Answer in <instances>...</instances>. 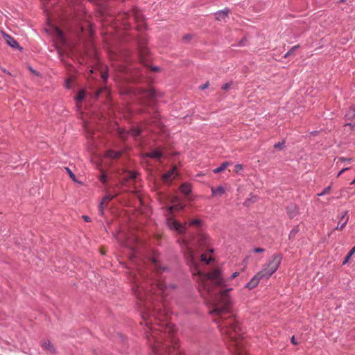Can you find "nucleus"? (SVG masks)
Listing matches in <instances>:
<instances>
[{
    "label": "nucleus",
    "instance_id": "864d4df0",
    "mask_svg": "<svg viewBox=\"0 0 355 355\" xmlns=\"http://www.w3.org/2000/svg\"><path fill=\"white\" fill-rule=\"evenodd\" d=\"M135 18H137V19H139V14H136V15H135Z\"/></svg>",
    "mask_w": 355,
    "mask_h": 355
},
{
    "label": "nucleus",
    "instance_id": "dca6fc26",
    "mask_svg": "<svg viewBox=\"0 0 355 355\" xmlns=\"http://www.w3.org/2000/svg\"><path fill=\"white\" fill-rule=\"evenodd\" d=\"M184 207V205L183 203L178 202L177 204H175L173 206L168 207V210L172 213L173 211H179L183 209Z\"/></svg>",
    "mask_w": 355,
    "mask_h": 355
},
{
    "label": "nucleus",
    "instance_id": "ddd939ff",
    "mask_svg": "<svg viewBox=\"0 0 355 355\" xmlns=\"http://www.w3.org/2000/svg\"><path fill=\"white\" fill-rule=\"evenodd\" d=\"M4 37L6 41V43L8 45H10L11 47H13V48L19 47V44H18L17 42L13 37H12L11 36H10L8 35H6V34L4 35Z\"/></svg>",
    "mask_w": 355,
    "mask_h": 355
},
{
    "label": "nucleus",
    "instance_id": "7c9ffc66",
    "mask_svg": "<svg viewBox=\"0 0 355 355\" xmlns=\"http://www.w3.org/2000/svg\"><path fill=\"white\" fill-rule=\"evenodd\" d=\"M187 257L191 262H193V252L190 249H188Z\"/></svg>",
    "mask_w": 355,
    "mask_h": 355
},
{
    "label": "nucleus",
    "instance_id": "6ab92c4d",
    "mask_svg": "<svg viewBox=\"0 0 355 355\" xmlns=\"http://www.w3.org/2000/svg\"><path fill=\"white\" fill-rule=\"evenodd\" d=\"M141 132H142L141 128L138 127V128H134L130 129L127 132V134L130 135L134 137H137L141 133Z\"/></svg>",
    "mask_w": 355,
    "mask_h": 355
},
{
    "label": "nucleus",
    "instance_id": "1a4fd4ad",
    "mask_svg": "<svg viewBox=\"0 0 355 355\" xmlns=\"http://www.w3.org/2000/svg\"><path fill=\"white\" fill-rule=\"evenodd\" d=\"M114 196H112V195H107L105 196L101 200V202L100 204V206H99V209H100V212H101V214H103V209L107 206V205L108 204V202L112 200L114 198Z\"/></svg>",
    "mask_w": 355,
    "mask_h": 355
},
{
    "label": "nucleus",
    "instance_id": "c03bdc74",
    "mask_svg": "<svg viewBox=\"0 0 355 355\" xmlns=\"http://www.w3.org/2000/svg\"><path fill=\"white\" fill-rule=\"evenodd\" d=\"M83 218H84L85 221L86 222H89L90 221V218L87 216H83Z\"/></svg>",
    "mask_w": 355,
    "mask_h": 355
},
{
    "label": "nucleus",
    "instance_id": "0eeeda50",
    "mask_svg": "<svg viewBox=\"0 0 355 355\" xmlns=\"http://www.w3.org/2000/svg\"><path fill=\"white\" fill-rule=\"evenodd\" d=\"M176 167H173L171 170L164 173L162 176V180L164 182H169L175 178L178 175Z\"/></svg>",
    "mask_w": 355,
    "mask_h": 355
},
{
    "label": "nucleus",
    "instance_id": "a18cd8bd",
    "mask_svg": "<svg viewBox=\"0 0 355 355\" xmlns=\"http://www.w3.org/2000/svg\"><path fill=\"white\" fill-rule=\"evenodd\" d=\"M159 70V69L157 67L153 68V71H158Z\"/></svg>",
    "mask_w": 355,
    "mask_h": 355
},
{
    "label": "nucleus",
    "instance_id": "473e14b6",
    "mask_svg": "<svg viewBox=\"0 0 355 355\" xmlns=\"http://www.w3.org/2000/svg\"><path fill=\"white\" fill-rule=\"evenodd\" d=\"M243 169V166L242 164H236L235 166L234 171L236 173H239Z\"/></svg>",
    "mask_w": 355,
    "mask_h": 355
},
{
    "label": "nucleus",
    "instance_id": "a211bd4d",
    "mask_svg": "<svg viewBox=\"0 0 355 355\" xmlns=\"http://www.w3.org/2000/svg\"><path fill=\"white\" fill-rule=\"evenodd\" d=\"M145 156L147 157L158 159L162 156V153L159 150H153L150 153H146L145 155Z\"/></svg>",
    "mask_w": 355,
    "mask_h": 355
},
{
    "label": "nucleus",
    "instance_id": "4be33fe9",
    "mask_svg": "<svg viewBox=\"0 0 355 355\" xmlns=\"http://www.w3.org/2000/svg\"><path fill=\"white\" fill-rule=\"evenodd\" d=\"M354 253H355V245L349 250L347 255L345 258V260L343 261V265L346 264Z\"/></svg>",
    "mask_w": 355,
    "mask_h": 355
},
{
    "label": "nucleus",
    "instance_id": "c756f323",
    "mask_svg": "<svg viewBox=\"0 0 355 355\" xmlns=\"http://www.w3.org/2000/svg\"><path fill=\"white\" fill-rule=\"evenodd\" d=\"M351 161H352L351 158H345L343 157H338L337 164H338L339 162H349Z\"/></svg>",
    "mask_w": 355,
    "mask_h": 355
},
{
    "label": "nucleus",
    "instance_id": "09e8293b",
    "mask_svg": "<svg viewBox=\"0 0 355 355\" xmlns=\"http://www.w3.org/2000/svg\"><path fill=\"white\" fill-rule=\"evenodd\" d=\"M190 37H191L190 35H185L184 39V40H188V39H190Z\"/></svg>",
    "mask_w": 355,
    "mask_h": 355
},
{
    "label": "nucleus",
    "instance_id": "f8f14e48",
    "mask_svg": "<svg viewBox=\"0 0 355 355\" xmlns=\"http://www.w3.org/2000/svg\"><path fill=\"white\" fill-rule=\"evenodd\" d=\"M229 12H230V10L227 8L217 12L216 13V19L220 20V21H222V20L225 21L226 17H227Z\"/></svg>",
    "mask_w": 355,
    "mask_h": 355
},
{
    "label": "nucleus",
    "instance_id": "cd10ccee",
    "mask_svg": "<svg viewBox=\"0 0 355 355\" xmlns=\"http://www.w3.org/2000/svg\"><path fill=\"white\" fill-rule=\"evenodd\" d=\"M64 169L66 170L67 173L69 174V177L73 180V181H76V176L75 175L73 174V173L67 167L64 168Z\"/></svg>",
    "mask_w": 355,
    "mask_h": 355
},
{
    "label": "nucleus",
    "instance_id": "aec40b11",
    "mask_svg": "<svg viewBox=\"0 0 355 355\" xmlns=\"http://www.w3.org/2000/svg\"><path fill=\"white\" fill-rule=\"evenodd\" d=\"M121 155V152H115L112 150H109L106 152V156L112 159L119 158Z\"/></svg>",
    "mask_w": 355,
    "mask_h": 355
},
{
    "label": "nucleus",
    "instance_id": "5fc2aeb1",
    "mask_svg": "<svg viewBox=\"0 0 355 355\" xmlns=\"http://www.w3.org/2000/svg\"><path fill=\"white\" fill-rule=\"evenodd\" d=\"M351 184H355V178L353 180V181L350 183Z\"/></svg>",
    "mask_w": 355,
    "mask_h": 355
},
{
    "label": "nucleus",
    "instance_id": "3c124183",
    "mask_svg": "<svg viewBox=\"0 0 355 355\" xmlns=\"http://www.w3.org/2000/svg\"><path fill=\"white\" fill-rule=\"evenodd\" d=\"M101 180L102 182H104V181H105V176H103H103H101Z\"/></svg>",
    "mask_w": 355,
    "mask_h": 355
},
{
    "label": "nucleus",
    "instance_id": "2eb2a0df",
    "mask_svg": "<svg viewBox=\"0 0 355 355\" xmlns=\"http://www.w3.org/2000/svg\"><path fill=\"white\" fill-rule=\"evenodd\" d=\"M346 215H347V211H345V214L340 218V221L344 220L343 223H342V225H340V223H339L338 224V225L336 226V230H342L345 227V225L348 221V219H349L348 216H346Z\"/></svg>",
    "mask_w": 355,
    "mask_h": 355
},
{
    "label": "nucleus",
    "instance_id": "20e7f679",
    "mask_svg": "<svg viewBox=\"0 0 355 355\" xmlns=\"http://www.w3.org/2000/svg\"><path fill=\"white\" fill-rule=\"evenodd\" d=\"M261 279H265V277L259 272H257L251 280L246 284L245 287L250 290L254 288L259 284Z\"/></svg>",
    "mask_w": 355,
    "mask_h": 355
},
{
    "label": "nucleus",
    "instance_id": "58836bf2",
    "mask_svg": "<svg viewBox=\"0 0 355 355\" xmlns=\"http://www.w3.org/2000/svg\"><path fill=\"white\" fill-rule=\"evenodd\" d=\"M349 169V167L342 168L341 171L337 175V177H339L340 175H341V174H343L344 172L348 171Z\"/></svg>",
    "mask_w": 355,
    "mask_h": 355
},
{
    "label": "nucleus",
    "instance_id": "e433bc0d",
    "mask_svg": "<svg viewBox=\"0 0 355 355\" xmlns=\"http://www.w3.org/2000/svg\"><path fill=\"white\" fill-rule=\"evenodd\" d=\"M283 144H284V142H282V143H280V142L277 143V144H275L274 145V148H277V149H281Z\"/></svg>",
    "mask_w": 355,
    "mask_h": 355
},
{
    "label": "nucleus",
    "instance_id": "6e6d98bb",
    "mask_svg": "<svg viewBox=\"0 0 355 355\" xmlns=\"http://www.w3.org/2000/svg\"><path fill=\"white\" fill-rule=\"evenodd\" d=\"M155 288H156V291H155V292H156V293H157L159 294V291L157 290V288H156V287H155V288H153V290H155Z\"/></svg>",
    "mask_w": 355,
    "mask_h": 355
},
{
    "label": "nucleus",
    "instance_id": "4d7b16f0",
    "mask_svg": "<svg viewBox=\"0 0 355 355\" xmlns=\"http://www.w3.org/2000/svg\"><path fill=\"white\" fill-rule=\"evenodd\" d=\"M345 1V0H340V3Z\"/></svg>",
    "mask_w": 355,
    "mask_h": 355
},
{
    "label": "nucleus",
    "instance_id": "c9c22d12",
    "mask_svg": "<svg viewBox=\"0 0 355 355\" xmlns=\"http://www.w3.org/2000/svg\"><path fill=\"white\" fill-rule=\"evenodd\" d=\"M231 85H232V83H226V84L223 85V86L222 87V89L224 90H227L230 87Z\"/></svg>",
    "mask_w": 355,
    "mask_h": 355
},
{
    "label": "nucleus",
    "instance_id": "4468645a",
    "mask_svg": "<svg viewBox=\"0 0 355 355\" xmlns=\"http://www.w3.org/2000/svg\"><path fill=\"white\" fill-rule=\"evenodd\" d=\"M42 347L44 350L49 351V352H55V348L49 340L42 341Z\"/></svg>",
    "mask_w": 355,
    "mask_h": 355
},
{
    "label": "nucleus",
    "instance_id": "72a5a7b5",
    "mask_svg": "<svg viewBox=\"0 0 355 355\" xmlns=\"http://www.w3.org/2000/svg\"><path fill=\"white\" fill-rule=\"evenodd\" d=\"M211 259V257L209 259H207V255H205L204 254L201 255V260H202V261H204V262H206L207 263H209Z\"/></svg>",
    "mask_w": 355,
    "mask_h": 355
},
{
    "label": "nucleus",
    "instance_id": "f03ea898",
    "mask_svg": "<svg viewBox=\"0 0 355 355\" xmlns=\"http://www.w3.org/2000/svg\"><path fill=\"white\" fill-rule=\"evenodd\" d=\"M282 260V255L281 254H273L268 261L263 266L261 270L259 272L265 277V279H268L273 273L278 269Z\"/></svg>",
    "mask_w": 355,
    "mask_h": 355
},
{
    "label": "nucleus",
    "instance_id": "9d476101",
    "mask_svg": "<svg viewBox=\"0 0 355 355\" xmlns=\"http://www.w3.org/2000/svg\"><path fill=\"white\" fill-rule=\"evenodd\" d=\"M211 193L213 196H221L225 193V188L223 186H219L216 188L211 187Z\"/></svg>",
    "mask_w": 355,
    "mask_h": 355
},
{
    "label": "nucleus",
    "instance_id": "f704fd0d",
    "mask_svg": "<svg viewBox=\"0 0 355 355\" xmlns=\"http://www.w3.org/2000/svg\"><path fill=\"white\" fill-rule=\"evenodd\" d=\"M264 251H265V249L261 248H256L254 249V252L256 253L263 252Z\"/></svg>",
    "mask_w": 355,
    "mask_h": 355
},
{
    "label": "nucleus",
    "instance_id": "a878e982",
    "mask_svg": "<svg viewBox=\"0 0 355 355\" xmlns=\"http://www.w3.org/2000/svg\"><path fill=\"white\" fill-rule=\"evenodd\" d=\"M200 224H201V220L200 219H194L189 222V225L198 226Z\"/></svg>",
    "mask_w": 355,
    "mask_h": 355
},
{
    "label": "nucleus",
    "instance_id": "49530a36",
    "mask_svg": "<svg viewBox=\"0 0 355 355\" xmlns=\"http://www.w3.org/2000/svg\"><path fill=\"white\" fill-rule=\"evenodd\" d=\"M103 90H105V89H101L98 90V91L96 92V96H98L100 94V93H101Z\"/></svg>",
    "mask_w": 355,
    "mask_h": 355
},
{
    "label": "nucleus",
    "instance_id": "79ce46f5",
    "mask_svg": "<svg viewBox=\"0 0 355 355\" xmlns=\"http://www.w3.org/2000/svg\"><path fill=\"white\" fill-rule=\"evenodd\" d=\"M101 77L103 79V80L105 81L107 80V74L105 73H101Z\"/></svg>",
    "mask_w": 355,
    "mask_h": 355
},
{
    "label": "nucleus",
    "instance_id": "2f4dec72",
    "mask_svg": "<svg viewBox=\"0 0 355 355\" xmlns=\"http://www.w3.org/2000/svg\"><path fill=\"white\" fill-rule=\"evenodd\" d=\"M153 261L155 264V268L156 269L157 272H159L161 271V270H165V268H161L159 267L158 263L155 259H153Z\"/></svg>",
    "mask_w": 355,
    "mask_h": 355
},
{
    "label": "nucleus",
    "instance_id": "423d86ee",
    "mask_svg": "<svg viewBox=\"0 0 355 355\" xmlns=\"http://www.w3.org/2000/svg\"><path fill=\"white\" fill-rule=\"evenodd\" d=\"M155 286L157 290L159 291V294L162 295V298H164L166 295H167L166 291H168V288L164 282H162L161 280H157Z\"/></svg>",
    "mask_w": 355,
    "mask_h": 355
},
{
    "label": "nucleus",
    "instance_id": "5701e85b",
    "mask_svg": "<svg viewBox=\"0 0 355 355\" xmlns=\"http://www.w3.org/2000/svg\"><path fill=\"white\" fill-rule=\"evenodd\" d=\"M300 230L298 226L294 227L290 232L288 238L289 239H293L295 235L299 232Z\"/></svg>",
    "mask_w": 355,
    "mask_h": 355
},
{
    "label": "nucleus",
    "instance_id": "a19ab883",
    "mask_svg": "<svg viewBox=\"0 0 355 355\" xmlns=\"http://www.w3.org/2000/svg\"><path fill=\"white\" fill-rule=\"evenodd\" d=\"M299 47L298 45L292 47L288 51L291 55L294 53L295 51Z\"/></svg>",
    "mask_w": 355,
    "mask_h": 355
},
{
    "label": "nucleus",
    "instance_id": "412c9836",
    "mask_svg": "<svg viewBox=\"0 0 355 355\" xmlns=\"http://www.w3.org/2000/svg\"><path fill=\"white\" fill-rule=\"evenodd\" d=\"M230 164V162H225L222 163V164H221V165H220L219 167H218V168H216L214 169V171H214V173H221V172H223V171L227 168V166H228Z\"/></svg>",
    "mask_w": 355,
    "mask_h": 355
},
{
    "label": "nucleus",
    "instance_id": "9b49d317",
    "mask_svg": "<svg viewBox=\"0 0 355 355\" xmlns=\"http://www.w3.org/2000/svg\"><path fill=\"white\" fill-rule=\"evenodd\" d=\"M55 35L58 40V41L60 43V44H63L65 42V38L63 34V32L58 28H55Z\"/></svg>",
    "mask_w": 355,
    "mask_h": 355
},
{
    "label": "nucleus",
    "instance_id": "de8ad7c7",
    "mask_svg": "<svg viewBox=\"0 0 355 355\" xmlns=\"http://www.w3.org/2000/svg\"><path fill=\"white\" fill-rule=\"evenodd\" d=\"M291 341L292 343L294 344V345H296V342L295 341V337L293 336L292 338H291Z\"/></svg>",
    "mask_w": 355,
    "mask_h": 355
},
{
    "label": "nucleus",
    "instance_id": "f3484780",
    "mask_svg": "<svg viewBox=\"0 0 355 355\" xmlns=\"http://www.w3.org/2000/svg\"><path fill=\"white\" fill-rule=\"evenodd\" d=\"M180 189L182 193L188 195L191 191V186L188 183H184L180 186Z\"/></svg>",
    "mask_w": 355,
    "mask_h": 355
},
{
    "label": "nucleus",
    "instance_id": "ea45409f",
    "mask_svg": "<svg viewBox=\"0 0 355 355\" xmlns=\"http://www.w3.org/2000/svg\"><path fill=\"white\" fill-rule=\"evenodd\" d=\"M209 86V82H207L206 83H205L204 85H200L199 87V88L201 89V90H204L206 88H207Z\"/></svg>",
    "mask_w": 355,
    "mask_h": 355
},
{
    "label": "nucleus",
    "instance_id": "b1692460",
    "mask_svg": "<svg viewBox=\"0 0 355 355\" xmlns=\"http://www.w3.org/2000/svg\"><path fill=\"white\" fill-rule=\"evenodd\" d=\"M85 92L84 90L79 91V92L75 98L76 103H78L79 102H80L85 98Z\"/></svg>",
    "mask_w": 355,
    "mask_h": 355
},
{
    "label": "nucleus",
    "instance_id": "393cba45",
    "mask_svg": "<svg viewBox=\"0 0 355 355\" xmlns=\"http://www.w3.org/2000/svg\"><path fill=\"white\" fill-rule=\"evenodd\" d=\"M144 96L149 98L150 100H153L155 97V92L153 90L150 89L147 90L144 94Z\"/></svg>",
    "mask_w": 355,
    "mask_h": 355
},
{
    "label": "nucleus",
    "instance_id": "4c0bfd02",
    "mask_svg": "<svg viewBox=\"0 0 355 355\" xmlns=\"http://www.w3.org/2000/svg\"><path fill=\"white\" fill-rule=\"evenodd\" d=\"M119 136H120V137H121V139H125V132H124L123 130H119Z\"/></svg>",
    "mask_w": 355,
    "mask_h": 355
},
{
    "label": "nucleus",
    "instance_id": "37998d69",
    "mask_svg": "<svg viewBox=\"0 0 355 355\" xmlns=\"http://www.w3.org/2000/svg\"><path fill=\"white\" fill-rule=\"evenodd\" d=\"M239 275V273L238 272H235L232 274V275L231 276V279H234L235 277H236L238 275Z\"/></svg>",
    "mask_w": 355,
    "mask_h": 355
},
{
    "label": "nucleus",
    "instance_id": "603ef678",
    "mask_svg": "<svg viewBox=\"0 0 355 355\" xmlns=\"http://www.w3.org/2000/svg\"><path fill=\"white\" fill-rule=\"evenodd\" d=\"M69 87H70V85H69V81L68 80V81L67 82V87H68V88H69Z\"/></svg>",
    "mask_w": 355,
    "mask_h": 355
},
{
    "label": "nucleus",
    "instance_id": "bb28decb",
    "mask_svg": "<svg viewBox=\"0 0 355 355\" xmlns=\"http://www.w3.org/2000/svg\"><path fill=\"white\" fill-rule=\"evenodd\" d=\"M331 186L326 187L321 193H318V196H322L323 195L329 193L331 191Z\"/></svg>",
    "mask_w": 355,
    "mask_h": 355
},
{
    "label": "nucleus",
    "instance_id": "f257e3e1",
    "mask_svg": "<svg viewBox=\"0 0 355 355\" xmlns=\"http://www.w3.org/2000/svg\"><path fill=\"white\" fill-rule=\"evenodd\" d=\"M199 291L209 304V312L218 324L229 349L236 355H248L244 349L243 331L235 314L228 293L232 288L222 290L226 286L219 269L209 273L198 272Z\"/></svg>",
    "mask_w": 355,
    "mask_h": 355
},
{
    "label": "nucleus",
    "instance_id": "8fccbe9b",
    "mask_svg": "<svg viewBox=\"0 0 355 355\" xmlns=\"http://www.w3.org/2000/svg\"><path fill=\"white\" fill-rule=\"evenodd\" d=\"M291 55V53H289V51H288V52L285 54L284 58H286V57H288V56H289V55Z\"/></svg>",
    "mask_w": 355,
    "mask_h": 355
},
{
    "label": "nucleus",
    "instance_id": "7ed1b4c3",
    "mask_svg": "<svg viewBox=\"0 0 355 355\" xmlns=\"http://www.w3.org/2000/svg\"><path fill=\"white\" fill-rule=\"evenodd\" d=\"M166 224L170 229L174 230L180 234L184 233L187 229L186 223L184 224L180 223L173 218L170 217L167 218Z\"/></svg>",
    "mask_w": 355,
    "mask_h": 355
},
{
    "label": "nucleus",
    "instance_id": "c85d7f7f",
    "mask_svg": "<svg viewBox=\"0 0 355 355\" xmlns=\"http://www.w3.org/2000/svg\"><path fill=\"white\" fill-rule=\"evenodd\" d=\"M137 173L135 172L132 171H128L127 173V178L128 179H135L136 178Z\"/></svg>",
    "mask_w": 355,
    "mask_h": 355
},
{
    "label": "nucleus",
    "instance_id": "39448f33",
    "mask_svg": "<svg viewBox=\"0 0 355 355\" xmlns=\"http://www.w3.org/2000/svg\"><path fill=\"white\" fill-rule=\"evenodd\" d=\"M144 44H145L144 40L142 42H139V58H140V62L141 63H143L144 65H147L146 57L148 55V51L147 49L145 48Z\"/></svg>",
    "mask_w": 355,
    "mask_h": 355
},
{
    "label": "nucleus",
    "instance_id": "6e6552de",
    "mask_svg": "<svg viewBox=\"0 0 355 355\" xmlns=\"http://www.w3.org/2000/svg\"><path fill=\"white\" fill-rule=\"evenodd\" d=\"M287 214L290 218H294L298 215V208L295 205H291L287 207Z\"/></svg>",
    "mask_w": 355,
    "mask_h": 355
}]
</instances>
